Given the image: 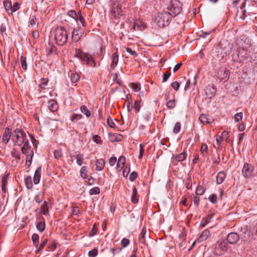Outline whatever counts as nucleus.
I'll list each match as a JSON object with an SVG mask.
<instances>
[{"instance_id":"nucleus-1","label":"nucleus","mask_w":257,"mask_h":257,"mask_svg":"<svg viewBox=\"0 0 257 257\" xmlns=\"http://www.w3.org/2000/svg\"><path fill=\"white\" fill-rule=\"evenodd\" d=\"M12 140L14 145L21 146L25 143L28 144L26 133L19 128H16L12 131Z\"/></svg>"},{"instance_id":"nucleus-2","label":"nucleus","mask_w":257,"mask_h":257,"mask_svg":"<svg viewBox=\"0 0 257 257\" xmlns=\"http://www.w3.org/2000/svg\"><path fill=\"white\" fill-rule=\"evenodd\" d=\"M55 39L57 45H64L67 42L68 33L64 27H57L54 31Z\"/></svg>"},{"instance_id":"nucleus-3","label":"nucleus","mask_w":257,"mask_h":257,"mask_svg":"<svg viewBox=\"0 0 257 257\" xmlns=\"http://www.w3.org/2000/svg\"><path fill=\"white\" fill-rule=\"evenodd\" d=\"M246 42V40H245L243 42L245 46L242 44L241 46L237 47L236 49V54L237 56V60L239 62H243L246 60L249 56L248 48L250 47L251 44L248 43H247L246 44H245Z\"/></svg>"},{"instance_id":"nucleus-4","label":"nucleus","mask_w":257,"mask_h":257,"mask_svg":"<svg viewBox=\"0 0 257 257\" xmlns=\"http://www.w3.org/2000/svg\"><path fill=\"white\" fill-rule=\"evenodd\" d=\"M75 56L88 66L91 67L95 66V62L91 56L87 53L83 52L80 49H76Z\"/></svg>"},{"instance_id":"nucleus-5","label":"nucleus","mask_w":257,"mask_h":257,"mask_svg":"<svg viewBox=\"0 0 257 257\" xmlns=\"http://www.w3.org/2000/svg\"><path fill=\"white\" fill-rule=\"evenodd\" d=\"M171 18L170 14L164 11L158 14L155 18V22L159 27H164L169 25Z\"/></svg>"},{"instance_id":"nucleus-6","label":"nucleus","mask_w":257,"mask_h":257,"mask_svg":"<svg viewBox=\"0 0 257 257\" xmlns=\"http://www.w3.org/2000/svg\"><path fill=\"white\" fill-rule=\"evenodd\" d=\"M182 5L178 0H172L168 7V13L171 17H175L179 15L182 11Z\"/></svg>"},{"instance_id":"nucleus-7","label":"nucleus","mask_w":257,"mask_h":257,"mask_svg":"<svg viewBox=\"0 0 257 257\" xmlns=\"http://www.w3.org/2000/svg\"><path fill=\"white\" fill-rule=\"evenodd\" d=\"M112 6L111 10V16L115 19H119L124 15L120 4L114 2H111Z\"/></svg>"},{"instance_id":"nucleus-8","label":"nucleus","mask_w":257,"mask_h":257,"mask_svg":"<svg viewBox=\"0 0 257 257\" xmlns=\"http://www.w3.org/2000/svg\"><path fill=\"white\" fill-rule=\"evenodd\" d=\"M242 174L243 177L246 179H250L252 177L254 176V166L248 163H245L242 169Z\"/></svg>"},{"instance_id":"nucleus-9","label":"nucleus","mask_w":257,"mask_h":257,"mask_svg":"<svg viewBox=\"0 0 257 257\" xmlns=\"http://www.w3.org/2000/svg\"><path fill=\"white\" fill-rule=\"evenodd\" d=\"M230 75V71L225 67H220L217 69L215 72V76L220 80L226 81L228 79Z\"/></svg>"},{"instance_id":"nucleus-10","label":"nucleus","mask_w":257,"mask_h":257,"mask_svg":"<svg viewBox=\"0 0 257 257\" xmlns=\"http://www.w3.org/2000/svg\"><path fill=\"white\" fill-rule=\"evenodd\" d=\"M240 235L235 232H230L228 234L226 237V240L228 243L230 244H235L239 241Z\"/></svg>"},{"instance_id":"nucleus-11","label":"nucleus","mask_w":257,"mask_h":257,"mask_svg":"<svg viewBox=\"0 0 257 257\" xmlns=\"http://www.w3.org/2000/svg\"><path fill=\"white\" fill-rule=\"evenodd\" d=\"M205 92L206 98L208 99H211L215 95L216 89L214 86L209 85L206 87L205 89Z\"/></svg>"},{"instance_id":"nucleus-12","label":"nucleus","mask_w":257,"mask_h":257,"mask_svg":"<svg viewBox=\"0 0 257 257\" xmlns=\"http://www.w3.org/2000/svg\"><path fill=\"white\" fill-rule=\"evenodd\" d=\"M12 138V130L9 127H6L2 137V142L7 144Z\"/></svg>"},{"instance_id":"nucleus-13","label":"nucleus","mask_w":257,"mask_h":257,"mask_svg":"<svg viewBox=\"0 0 257 257\" xmlns=\"http://www.w3.org/2000/svg\"><path fill=\"white\" fill-rule=\"evenodd\" d=\"M187 157V154L183 152L178 155H173L172 157L173 162H181L185 160Z\"/></svg>"},{"instance_id":"nucleus-14","label":"nucleus","mask_w":257,"mask_h":257,"mask_svg":"<svg viewBox=\"0 0 257 257\" xmlns=\"http://www.w3.org/2000/svg\"><path fill=\"white\" fill-rule=\"evenodd\" d=\"M23 146L21 147V151L23 154H25L26 156L27 155H30L32 156L34 155L33 151L31 150L29 147V143H25L23 144Z\"/></svg>"},{"instance_id":"nucleus-15","label":"nucleus","mask_w":257,"mask_h":257,"mask_svg":"<svg viewBox=\"0 0 257 257\" xmlns=\"http://www.w3.org/2000/svg\"><path fill=\"white\" fill-rule=\"evenodd\" d=\"M41 166H40L37 168L35 171L33 181L35 184H38L41 179Z\"/></svg>"},{"instance_id":"nucleus-16","label":"nucleus","mask_w":257,"mask_h":257,"mask_svg":"<svg viewBox=\"0 0 257 257\" xmlns=\"http://www.w3.org/2000/svg\"><path fill=\"white\" fill-rule=\"evenodd\" d=\"M109 139L111 142H120L123 139V136L118 134H110L109 135Z\"/></svg>"},{"instance_id":"nucleus-17","label":"nucleus","mask_w":257,"mask_h":257,"mask_svg":"<svg viewBox=\"0 0 257 257\" xmlns=\"http://www.w3.org/2000/svg\"><path fill=\"white\" fill-rule=\"evenodd\" d=\"M48 108L49 110L52 112L56 111L58 108V105L56 100L51 99L48 101Z\"/></svg>"},{"instance_id":"nucleus-18","label":"nucleus","mask_w":257,"mask_h":257,"mask_svg":"<svg viewBox=\"0 0 257 257\" xmlns=\"http://www.w3.org/2000/svg\"><path fill=\"white\" fill-rule=\"evenodd\" d=\"M111 64L110 68L114 69L117 65L118 62V56L116 53H113L111 57Z\"/></svg>"},{"instance_id":"nucleus-19","label":"nucleus","mask_w":257,"mask_h":257,"mask_svg":"<svg viewBox=\"0 0 257 257\" xmlns=\"http://www.w3.org/2000/svg\"><path fill=\"white\" fill-rule=\"evenodd\" d=\"M81 32L79 30H74L72 34V40L75 42H78L81 37Z\"/></svg>"},{"instance_id":"nucleus-20","label":"nucleus","mask_w":257,"mask_h":257,"mask_svg":"<svg viewBox=\"0 0 257 257\" xmlns=\"http://www.w3.org/2000/svg\"><path fill=\"white\" fill-rule=\"evenodd\" d=\"M146 28V26L145 24L142 21H138V22H135L134 25L133 26V29L136 30H143Z\"/></svg>"},{"instance_id":"nucleus-21","label":"nucleus","mask_w":257,"mask_h":257,"mask_svg":"<svg viewBox=\"0 0 257 257\" xmlns=\"http://www.w3.org/2000/svg\"><path fill=\"white\" fill-rule=\"evenodd\" d=\"M139 195L138 191L135 186H133L132 194L131 197L132 202L134 204H137L139 201Z\"/></svg>"},{"instance_id":"nucleus-22","label":"nucleus","mask_w":257,"mask_h":257,"mask_svg":"<svg viewBox=\"0 0 257 257\" xmlns=\"http://www.w3.org/2000/svg\"><path fill=\"white\" fill-rule=\"evenodd\" d=\"M146 226H144L142 229L139 237V242L144 244H146L145 235L146 234Z\"/></svg>"},{"instance_id":"nucleus-23","label":"nucleus","mask_w":257,"mask_h":257,"mask_svg":"<svg viewBox=\"0 0 257 257\" xmlns=\"http://www.w3.org/2000/svg\"><path fill=\"white\" fill-rule=\"evenodd\" d=\"M210 235V231L208 229L204 230L197 239L198 241H202L206 240Z\"/></svg>"},{"instance_id":"nucleus-24","label":"nucleus","mask_w":257,"mask_h":257,"mask_svg":"<svg viewBox=\"0 0 257 257\" xmlns=\"http://www.w3.org/2000/svg\"><path fill=\"white\" fill-rule=\"evenodd\" d=\"M105 166V161L102 159H97L96 161V170L97 171H101Z\"/></svg>"},{"instance_id":"nucleus-25","label":"nucleus","mask_w":257,"mask_h":257,"mask_svg":"<svg viewBox=\"0 0 257 257\" xmlns=\"http://www.w3.org/2000/svg\"><path fill=\"white\" fill-rule=\"evenodd\" d=\"M199 119L203 124H210L213 121L212 119L208 118L207 115L204 114H201Z\"/></svg>"},{"instance_id":"nucleus-26","label":"nucleus","mask_w":257,"mask_h":257,"mask_svg":"<svg viewBox=\"0 0 257 257\" xmlns=\"http://www.w3.org/2000/svg\"><path fill=\"white\" fill-rule=\"evenodd\" d=\"M226 175L224 172H219L216 176V183L217 184H221L224 180Z\"/></svg>"},{"instance_id":"nucleus-27","label":"nucleus","mask_w":257,"mask_h":257,"mask_svg":"<svg viewBox=\"0 0 257 257\" xmlns=\"http://www.w3.org/2000/svg\"><path fill=\"white\" fill-rule=\"evenodd\" d=\"M4 6L5 10L9 14H12V5L11 2L5 1L4 2Z\"/></svg>"},{"instance_id":"nucleus-28","label":"nucleus","mask_w":257,"mask_h":257,"mask_svg":"<svg viewBox=\"0 0 257 257\" xmlns=\"http://www.w3.org/2000/svg\"><path fill=\"white\" fill-rule=\"evenodd\" d=\"M40 212L44 215H46L48 213L49 210L48 208V203L46 201H44L43 203L41 205L40 207Z\"/></svg>"},{"instance_id":"nucleus-29","label":"nucleus","mask_w":257,"mask_h":257,"mask_svg":"<svg viewBox=\"0 0 257 257\" xmlns=\"http://www.w3.org/2000/svg\"><path fill=\"white\" fill-rule=\"evenodd\" d=\"M8 176H9V174H5L2 178V189L3 192L4 193L6 192V187L7 183H8Z\"/></svg>"},{"instance_id":"nucleus-30","label":"nucleus","mask_w":257,"mask_h":257,"mask_svg":"<svg viewBox=\"0 0 257 257\" xmlns=\"http://www.w3.org/2000/svg\"><path fill=\"white\" fill-rule=\"evenodd\" d=\"M125 163V158L124 156H120L117 163V168L118 170H120L123 167Z\"/></svg>"},{"instance_id":"nucleus-31","label":"nucleus","mask_w":257,"mask_h":257,"mask_svg":"<svg viewBox=\"0 0 257 257\" xmlns=\"http://www.w3.org/2000/svg\"><path fill=\"white\" fill-rule=\"evenodd\" d=\"M214 214V213L208 214L206 217H204L201 222V226L202 227H204L206 224L210 222V219L213 216Z\"/></svg>"},{"instance_id":"nucleus-32","label":"nucleus","mask_w":257,"mask_h":257,"mask_svg":"<svg viewBox=\"0 0 257 257\" xmlns=\"http://www.w3.org/2000/svg\"><path fill=\"white\" fill-rule=\"evenodd\" d=\"M25 183L26 186V187L29 189H31L33 187V182H32V179L30 176H27L25 179Z\"/></svg>"},{"instance_id":"nucleus-33","label":"nucleus","mask_w":257,"mask_h":257,"mask_svg":"<svg viewBox=\"0 0 257 257\" xmlns=\"http://www.w3.org/2000/svg\"><path fill=\"white\" fill-rule=\"evenodd\" d=\"M227 241L225 240H221L218 242V246L222 251H226L228 249Z\"/></svg>"},{"instance_id":"nucleus-34","label":"nucleus","mask_w":257,"mask_h":257,"mask_svg":"<svg viewBox=\"0 0 257 257\" xmlns=\"http://www.w3.org/2000/svg\"><path fill=\"white\" fill-rule=\"evenodd\" d=\"M80 79L79 75L76 73H71L70 75V79L72 83H77Z\"/></svg>"},{"instance_id":"nucleus-35","label":"nucleus","mask_w":257,"mask_h":257,"mask_svg":"<svg viewBox=\"0 0 257 257\" xmlns=\"http://www.w3.org/2000/svg\"><path fill=\"white\" fill-rule=\"evenodd\" d=\"M39 236L37 234L34 233L32 235V240L33 241V244L34 246H35L36 248H37L39 246Z\"/></svg>"},{"instance_id":"nucleus-36","label":"nucleus","mask_w":257,"mask_h":257,"mask_svg":"<svg viewBox=\"0 0 257 257\" xmlns=\"http://www.w3.org/2000/svg\"><path fill=\"white\" fill-rule=\"evenodd\" d=\"M53 53H55V54H58L57 48L53 45H50V48H47V55H49Z\"/></svg>"},{"instance_id":"nucleus-37","label":"nucleus","mask_w":257,"mask_h":257,"mask_svg":"<svg viewBox=\"0 0 257 257\" xmlns=\"http://www.w3.org/2000/svg\"><path fill=\"white\" fill-rule=\"evenodd\" d=\"M37 229L40 231L41 232H42L45 229V223L44 221H39L37 225Z\"/></svg>"},{"instance_id":"nucleus-38","label":"nucleus","mask_w":257,"mask_h":257,"mask_svg":"<svg viewBox=\"0 0 257 257\" xmlns=\"http://www.w3.org/2000/svg\"><path fill=\"white\" fill-rule=\"evenodd\" d=\"M11 155L17 160L16 163H18L21 160L20 155L15 149H13L11 152Z\"/></svg>"},{"instance_id":"nucleus-39","label":"nucleus","mask_w":257,"mask_h":257,"mask_svg":"<svg viewBox=\"0 0 257 257\" xmlns=\"http://www.w3.org/2000/svg\"><path fill=\"white\" fill-rule=\"evenodd\" d=\"M67 15L75 20H78V14L77 15L75 11L72 10L69 11L67 13Z\"/></svg>"},{"instance_id":"nucleus-40","label":"nucleus","mask_w":257,"mask_h":257,"mask_svg":"<svg viewBox=\"0 0 257 257\" xmlns=\"http://www.w3.org/2000/svg\"><path fill=\"white\" fill-rule=\"evenodd\" d=\"M76 163L79 166H81L83 163V155L78 154L76 156Z\"/></svg>"},{"instance_id":"nucleus-41","label":"nucleus","mask_w":257,"mask_h":257,"mask_svg":"<svg viewBox=\"0 0 257 257\" xmlns=\"http://www.w3.org/2000/svg\"><path fill=\"white\" fill-rule=\"evenodd\" d=\"M87 167L83 166L80 171V175L83 179H86L87 177Z\"/></svg>"},{"instance_id":"nucleus-42","label":"nucleus","mask_w":257,"mask_h":257,"mask_svg":"<svg viewBox=\"0 0 257 257\" xmlns=\"http://www.w3.org/2000/svg\"><path fill=\"white\" fill-rule=\"evenodd\" d=\"M80 110L83 113L85 114L87 117H89L91 115L90 111L85 105H82L80 107Z\"/></svg>"},{"instance_id":"nucleus-43","label":"nucleus","mask_w":257,"mask_h":257,"mask_svg":"<svg viewBox=\"0 0 257 257\" xmlns=\"http://www.w3.org/2000/svg\"><path fill=\"white\" fill-rule=\"evenodd\" d=\"M100 193V189L98 187H94L91 188L89 191V193L90 195H97Z\"/></svg>"},{"instance_id":"nucleus-44","label":"nucleus","mask_w":257,"mask_h":257,"mask_svg":"<svg viewBox=\"0 0 257 257\" xmlns=\"http://www.w3.org/2000/svg\"><path fill=\"white\" fill-rule=\"evenodd\" d=\"M47 242H48V239H45L43 240V241L40 244L39 246H38L37 248V249L36 250V253H38L39 252L41 251L44 248V247L46 246V245L47 244Z\"/></svg>"},{"instance_id":"nucleus-45","label":"nucleus","mask_w":257,"mask_h":257,"mask_svg":"<svg viewBox=\"0 0 257 257\" xmlns=\"http://www.w3.org/2000/svg\"><path fill=\"white\" fill-rule=\"evenodd\" d=\"M48 82V79L47 78H42L40 80V84H39L40 87L42 89H45L46 86L47 85Z\"/></svg>"},{"instance_id":"nucleus-46","label":"nucleus","mask_w":257,"mask_h":257,"mask_svg":"<svg viewBox=\"0 0 257 257\" xmlns=\"http://www.w3.org/2000/svg\"><path fill=\"white\" fill-rule=\"evenodd\" d=\"M54 157L55 159H56L57 160L61 159L63 156L62 150H55L54 152Z\"/></svg>"},{"instance_id":"nucleus-47","label":"nucleus","mask_w":257,"mask_h":257,"mask_svg":"<svg viewBox=\"0 0 257 257\" xmlns=\"http://www.w3.org/2000/svg\"><path fill=\"white\" fill-rule=\"evenodd\" d=\"M176 101L175 99L169 100L167 103V106L169 109H173L175 107Z\"/></svg>"},{"instance_id":"nucleus-48","label":"nucleus","mask_w":257,"mask_h":257,"mask_svg":"<svg viewBox=\"0 0 257 257\" xmlns=\"http://www.w3.org/2000/svg\"><path fill=\"white\" fill-rule=\"evenodd\" d=\"M82 115L81 114H73V115L71 117V120L73 122H75L78 120H79L81 118Z\"/></svg>"},{"instance_id":"nucleus-49","label":"nucleus","mask_w":257,"mask_h":257,"mask_svg":"<svg viewBox=\"0 0 257 257\" xmlns=\"http://www.w3.org/2000/svg\"><path fill=\"white\" fill-rule=\"evenodd\" d=\"M171 74V73L170 71V69L166 71V73H164L163 75V82H166L168 80V78L170 77Z\"/></svg>"},{"instance_id":"nucleus-50","label":"nucleus","mask_w":257,"mask_h":257,"mask_svg":"<svg viewBox=\"0 0 257 257\" xmlns=\"http://www.w3.org/2000/svg\"><path fill=\"white\" fill-rule=\"evenodd\" d=\"M92 140L96 144H102V141L101 140L100 137L97 135L93 136L92 137Z\"/></svg>"},{"instance_id":"nucleus-51","label":"nucleus","mask_w":257,"mask_h":257,"mask_svg":"<svg viewBox=\"0 0 257 257\" xmlns=\"http://www.w3.org/2000/svg\"><path fill=\"white\" fill-rule=\"evenodd\" d=\"M181 127V123L179 122H177L175 123V126L173 128V133L175 134H177L179 133L180 131Z\"/></svg>"},{"instance_id":"nucleus-52","label":"nucleus","mask_w":257,"mask_h":257,"mask_svg":"<svg viewBox=\"0 0 257 257\" xmlns=\"http://www.w3.org/2000/svg\"><path fill=\"white\" fill-rule=\"evenodd\" d=\"M208 147L206 144H202L200 148L202 154L204 156L207 153Z\"/></svg>"},{"instance_id":"nucleus-53","label":"nucleus","mask_w":257,"mask_h":257,"mask_svg":"<svg viewBox=\"0 0 257 257\" xmlns=\"http://www.w3.org/2000/svg\"><path fill=\"white\" fill-rule=\"evenodd\" d=\"M97 254L98 250L96 248H95L88 252V256L89 257H95Z\"/></svg>"},{"instance_id":"nucleus-54","label":"nucleus","mask_w":257,"mask_h":257,"mask_svg":"<svg viewBox=\"0 0 257 257\" xmlns=\"http://www.w3.org/2000/svg\"><path fill=\"white\" fill-rule=\"evenodd\" d=\"M138 176V173L136 171H133L130 175L129 180L131 182H133L137 179Z\"/></svg>"},{"instance_id":"nucleus-55","label":"nucleus","mask_w":257,"mask_h":257,"mask_svg":"<svg viewBox=\"0 0 257 257\" xmlns=\"http://www.w3.org/2000/svg\"><path fill=\"white\" fill-rule=\"evenodd\" d=\"M141 100L136 101L134 103V108L136 110V112H138L140 111L141 107Z\"/></svg>"},{"instance_id":"nucleus-56","label":"nucleus","mask_w":257,"mask_h":257,"mask_svg":"<svg viewBox=\"0 0 257 257\" xmlns=\"http://www.w3.org/2000/svg\"><path fill=\"white\" fill-rule=\"evenodd\" d=\"M20 9V4L17 2H16L14 4L13 6H12V14L14 12H15L16 11H18Z\"/></svg>"},{"instance_id":"nucleus-57","label":"nucleus","mask_w":257,"mask_h":257,"mask_svg":"<svg viewBox=\"0 0 257 257\" xmlns=\"http://www.w3.org/2000/svg\"><path fill=\"white\" fill-rule=\"evenodd\" d=\"M97 228L96 227V224H94L93 226H92V228L91 230V231L89 232V236H94L95 234H96V233H97Z\"/></svg>"},{"instance_id":"nucleus-58","label":"nucleus","mask_w":257,"mask_h":257,"mask_svg":"<svg viewBox=\"0 0 257 257\" xmlns=\"http://www.w3.org/2000/svg\"><path fill=\"white\" fill-rule=\"evenodd\" d=\"M242 112L237 113L234 115V120L236 122H238L242 119Z\"/></svg>"},{"instance_id":"nucleus-59","label":"nucleus","mask_w":257,"mask_h":257,"mask_svg":"<svg viewBox=\"0 0 257 257\" xmlns=\"http://www.w3.org/2000/svg\"><path fill=\"white\" fill-rule=\"evenodd\" d=\"M125 50L127 53H130L134 57H136L138 56V53L135 51H133L130 48L126 47L125 48Z\"/></svg>"},{"instance_id":"nucleus-60","label":"nucleus","mask_w":257,"mask_h":257,"mask_svg":"<svg viewBox=\"0 0 257 257\" xmlns=\"http://www.w3.org/2000/svg\"><path fill=\"white\" fill-rule=\"evenodd\" d=\"M208 199L212 203H215L217 201V195L215 194H212L209 196Z\"/></svg>"},{"instance_id":"nucleus-61","label":"nucleus","mask_w":257,"mask_h":257,"mask_svg":"<svg viewBox=\"0 0 257 257\" xmlns=\"http://www.w3.org/2000/svg\"><path fill=\"white\" fill-rule=\"evenodd\" d=\"M130 243V240L125 238L122 239L121 241V245L122 247H126Z\"/></svg>"},{"instance_id":"nucleus-62","label":"nucleus","mask_w":257,"mask_h":257,"mask_svg":"<svg viewBox=\"0 0 257 257\" xmlns=\"http://www.w3.org/2000/svg\"><path fill=\"white\" fill-rule=\"evenodd\" d=\"M33 156H32L30 155H27V156H26V164L28 167H30V166L31 165V164L32 163V160Z\"/></svg>"},{"instance_id":"nucleus-63","label":"nucleus","mask_w":257,"mask_h":257,"mask_svg":"<svg viewBox=\"0 0 257 257\" xmlns=\"http://www.w3.org/2000/svg\"><path fill=\"white\" fill-rule=\"evenodd\" d=\"M57 242L55 240H53L52 243H49L48 247L52 250H54L56 248Z\"/></svg>"},{"instance_id":"nucleus-64","label":"nucleus","mask_w":257,"mask_h":257,"mask_svg":"<svg viewBox=\"0 0 257 257\" xmlns=\"http://www.w3.org/2000/svg\"><path fill=\"white\" fill-rule=\"evenodd\" d=\"M107 123L108 124V125L111 127V128H113L115 127V124L113 122L112 119L111 118L110 116H109L107 119Z\"/></svg>"}]
</instances>
